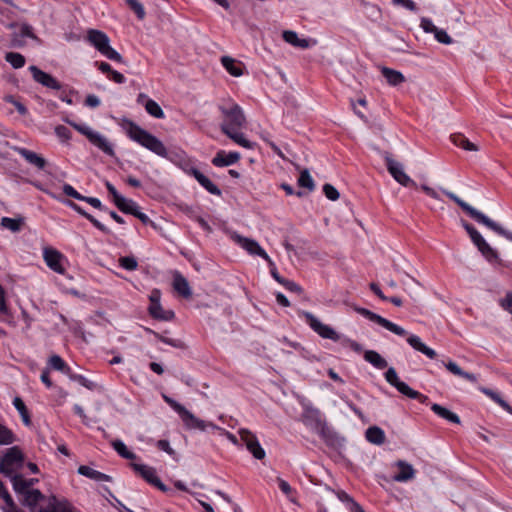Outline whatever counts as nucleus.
Instances as JSON below:
<instances>
[{
	"instance_id": "11",
	"label": "nucleus",
	"mask_w": 512,
	"mask_h": 512,
	"mask_svg": "<svg viewBox=\"0 0 512 512\" xmlns=\"http://www.w3.org/2000/svg\"><path fill=\"white\" fill-rule=\"evenodd\" d=\"M304 316L311 329L314 332H316L319 336H321L324 339H330L333 341L339 340V335L336 333V331L330 326L323 324L312 313L305 312Z\"/></svg>"
},
{
	"instance_id": "33",
	"label": "nucleus",
	"mask_w": 512,
	"mask_h": 512,
	"mask_svg": "<svg viewBox=\"0 0 512 512\" xmlns=\"http://www.w3.org/2000/svg\"><path fill=\"white\" fill-rule=\"evenodd\" d=\"M338 499L348 505V509L350 512H366L363 507L356 502L350 495H348L345 491H338L336 493Z\"/></svg>"
},
{
	"instance_id": "1",
	"label": "nucleus",
	"mask_w": 512,
	"mask_h": 512,
	"mask_svg": "<svg viewBox=\"0 0 512 512\" xmlns=\"http://www.w3.org/2000/svg\"><path fill=\"white\" fill-rule=\"evenodd\" d=\"M443 193L451 199L453 202H455L463 211H465L471 218H473L475 221H477L480 224L485 225L492 231L496 232L497 234L505 237L506 239L512 241V232L504 229L502 226L488 218L486 215H484L482 212L476 210L471 205L460 199L456 194L453 192H450L448 190H443Z\"/></svg>"
},
{
	"instance_id": "22",
	"label": "nucleus",
	"mask_w": 512,
	"mask_h": 512,
	"mask_svg": "<svg viewBox=\"0 0 512 512\" xmlns=\"http://www.w3.org/2000/svg\"><path fill=\"white\" fill-rule=\"evenodd\" d=\"M221 63L230 75L234 77H240L243 75V64L234 58L230 56H223L221 58Z\"/></svg>"
},
{
	"instance_id": "9",
	"label": "nucleus",
	"mask_w": 512,
	"mask_h": 512,
	"mask_svg": "<svg viewBox=\"0 0 512 512\" xmlns=\"http://www.w3.org/2000/svg\"><path fill=\"white\" fill-rule=\"evenodd\" d=\"M131 467L133 470L138 473L143 479H145L149 484L157 487L160 491L168 493L172 492L170 488H168L156 475V470L153 467L144 465L131 463Z\"/></svg>"
},
{
	"instance_id": "54",
	"label": "nucleus",
	"mask_w": 512,
	"mask_h": 512,
	"mask_svg": "<svg viewBox=\"0 0 512 512\" xmlns=\"http://www.w3.org/2000/svg\"><path fill=\"white\" fill-rule=\"evenodd\" d=\"M101 54L104 55L105 57H107L108 59L112 60V61H116V62H119V63H123L124 62L123 57L121 56V54L118 53L115 49H113L110 46V44L107 45L101 51Z\"/></svg>"
},
{
	"instance_id": "61",
	"label": "nucleus",
	"mask_w": 512,
	"mask_h": 512,
	"mask_svg": "<svg viewBox=\"0 0 512 512\" xmlns=\"http://www.w3.org/2000/svg\"><path fill=\"white\" fill-rule=\"evenodd\" d=\"M82 201L87 202L88 204H90L92 207H94L96 209H99L101 211H107V208L105 206H103V204L101 203V201L98 198L84 196Z\"/></svg>"
},
{
	"instance_id": "28",
	"label": "nucleus",
	"mask_w": 512,
	"mask_h": 512,
	"mask_svg": "<svg viewBox=\"0 0 512 512\" xmlns=\"http://www.w3.org/2000/svg\"><path fill=\"white\" fill-rule=\"evenodd\" d=\"M431 410L438 415L439 417L446 419L449 422H452L454 424H460V418L457 414L451 412L447 408L439 405V404H432Z\"/></svg>"
},
{
	"instance_id": "44",
	"label": "nucleus",
	"mask_w": 512,
	"mask_h": 512,
	"mask_svg": "<svg viewBox=\"0 0 512 512\" xmlns=\"http://www.w3.org/2000/svg\"><path fill=\"white\" fill-rule=\"evenodd\" d=\"M16 441V436L11 429L0 423V445H10Z\"/></svg>"
},
{
	"instance_id": "14",
	"label": "nucleus",
	"mask_w": 512,
	"mask_h": 512,
	"mask_svg": "<svg viewBox=\"0 0 512 512\" xmlns=\"http://www.w3.org/2000/svg\"><path fill=\"white\" fill-rule=\"evenodd\" d=\"M43 258L46 265L56 273L64 274L65 268L62 265L64 256L56 249L46 247L43 249Z\"/></svg>"
},
{
	"instance_id": "6",
	"label": "nucleus",
	"mask_w": 512,
	"mask_h": 512,
	"mask_svg": "<svg viewBox=\"0 0 512 512\" xmlns=\"http://www.w3.org/2000/svg\"><path fill=\"white\" fill-rule=\"evenodd\" d=\"M385 379L390 385L395 387L401 394L407 396L408 398L417 399L423 404L428 402V397L426 395L413 390L405 382L401 381L393 367L388 368V370L385 372Z\"/></svg>"
},
{
	"instance_id": "57",
	"label": "nucleus",
	"mask_w": 512,
	"mask_h": 512,
	"mask_svg": "<svg viewBox=\"0 0 512 512\" xmlns=\"http://www.w3.org/2000/svg\"><path fill=\"white\" fill-rule=\"evenodd\" d=\"M269 264V267H270V273H271V276L278 282L280 283L281 285L285 286V287H288V281L283 278L282 276H280V274L278 273L277 271V268L275 267V264L274 262L271 260V263H268Z\"/></svg>"
},
{
	"instance_id": "12",
	"label": "nucleus",
	"mask_w": 512,
	"mask_h": 512,
	"mask_svg": "<svg viewBox=\"0 0 512 512\" xmlns=\"http://www.w3.org/2000/svg\"><path fill=\"white\" fill-rule=\"evenodd\" d=\"M239 435L247 450L258 460L265 458V450L261 447L257 437L248 429H240Z\"/></svg>"
},
{
	"instance_id": "42",
	"label": "nucleus",
	"mask_w": 512,
	"mask_h": 512,
	"mask_svg": "<svg viewBox=\"0 0 512 512\" xmlns=\"http://www.w3.org/2000/svg\"><path fill=\"white\" fill-rule=\"evenodd\" d=\"M145 110L148 114L157 119H162L165 116L164 111L160 105L152 99L145 102Z\"/></svg>"
},
{
	"instance_id": "19",
	"label": "nucleus",
	"mask_w": 512,
	"mask_h": 512,
	"mask_svg": "<svg viewBox=\"0 0 512 512\" xmlns=\"http://www.w3.org/2000/svg\"><path fill=\"white\" fill-rule=\"evenodd\" d=\"M396 466L400 469L399 473L393 476V480L396 482H406L414 478L415 470L412 465L408 464L403 460H398Z\"/></svg>"
},
{
	"instance_id": "16",
	"label": "nucleus",
	"mask_w": 512,
	"mask_h": 512,
	"mask_svg": "<svg viewBox=\"0 0 512 512\" xmlns=\"http://www.w3.org/2000/svg\"><path fill=\"white\" fill-rule=\"evenodd\" d=\"M302 420L306 425L321 431V433L324 432L325 424L321 420V413L318 409L306 406L302 414Z\"/></svg>"
},
{
	"instance_id": "45",
	"label": "nucleus",
	"mask_w": 512,
	"mask_h": 512,
	"mask_svg": "<svg viewBox=\"0 0 512 512\" xmlns=\"http://www.w3.org/2000/svg\"><path fill=\"white\" fill-rule=\"evenodd\" d=\"M476 247L488 261L491 262L498 259V253L496 250H494L485 240Z\"/></svg>"
},
{
	"instance_id": "56",
	"label": "nucleus",
	"mask_w": 512,
	"mask_h": 512,
	"mask_svg": "<svg viewBox=\"0 0 512 512\" xmlns=\"http://www.w3.org/2000/svg\"><path fill=\"white\" fill-rule=\"evenodd\" d=\"M55 134L62 141H69L72 137L71 131L66 126H63V125H58L55 127Z\"/></svg>"
},
{
	"instance_id": "10",
	"label": "nucleus",
	"mask_w": 512,
	"mask_h": 512,
	"mask_svg": "<svg viewBox=\"0 0 512 512\" xmlns=\"http://www.w3.org/2000/svg\"><path fill=\"white\" fill-rule=\"evenodd\" d=\"M360 315L364 316L365 318L369 319L372 322L377 323L378 325L384 327L385 329L391 331L392 333L399 335V336H405L407 334L406 330H404L402 327L396 325L395 323L387 320L386 318L366 309V308H356L355 309Z\"/></svg>"
},
{
	"instance_id": "49",
	"label": "nucleus",
	"mask_w": 512,
	"mask_h": 512,
	"mask_svg": "<svg viewBox=\"0 0 512 512\" xmlns=\"http://www.w3.org/2000/svg\"><path fill=\"white\" fill-rule=\"evenodd\" d=\"M1 225L12 232H18L21 229L22 219L3 217L1 219Z\"/></svg>"
},
{
	"instance_id": "17",
	"label": "nucleus",
	"mask_w": 512,
	"mask_h": 512,
	"mask_svg": "<svg viewBox=\"0 0 512 512\" xmlns=\"http://www.w3.org/2000/svg\"><path fill=\"white\" fill-rule=\"evenodd\" d=\"M185 172L189 175H192L198 183L205 188L209 193L220 196L221 190L203 173H201L197 168L190 167L188 169H185Z\"/></svg>"
},
{
	"instance_id": "40",
	"label": "nucleus",
	"mask_w": 512,
	"mask_h": 512,
	"mask_svg": "<svg viewBox=\"0 0 512 512\" xmlns=\"http://www.w3.org/2000/svg\"><path fill=\"white\" fill-rule=\"evenodd\" d=\"M115 205L121 212L131 215L134 213V210L138 208L136 202L130 199H126L125 197L118 199Z\"/></svg>"
},
{
	"instance_id": "2",
	"label": "nucleus",
	"mask_w": 512,
	"mask_h": 512,
	"mask_svg": "<svg viewBox=\"0 0 512 512\" xmlns=\"http://www.w3.org/2000/svg\"><path fill=\"white\" fill-rule=\"evenodd\" d=\"M127 133L133 141L137 142L154 154L163 158L168 157V151L163 142L153 134L141 128L139 125L131 122Z\"/></svg>"
},
{
	"instance_id": "62",
	"label": "nucleus",
	"mask_w": 512,
	"mask_h": 512,
	"mask_svg": "<svg viewBox=\"0 0 512 512\" xmlns=\"http://www.w3.org/2000/svg\"><path fill=\"white\" fill-rule=\"evenodd\" d=\"M85 218L93 224L94 227H96L98 230H100L101 232H104V233H109V229L103 225L102 223H100L93 215H91L90 213H87Z\"/></svg>"
},
{
	"instance_id": "3",
	"label": "nucleus",
	"mask_w": 512,
	"mask_h": 512,
	"mask_svg": "<svg viewBox=\"0 0 512 512\" xmlns=\"http://www.w3.org/2000/svg\"><path fill=\"white\" fill-rule=\"evenodd\" d=\"M219 110L223 118L220 125L222 133L231 130H241L244 127L246 118L238 104L234 102L223 103L219 105Z\"/></svg>"
},
{
	"instance_id": "39",
	"label": "nucleus",
	"mask_w": 512,
	"mask_h": 512,
	"mask_svg": "<svg viewBox=\"0 0 512 512\" xmlns=\"http://www.w3.org/2000/svg\"><path fill=\"white\" fill-rule=\"evenodd\" d=\"M480 390L485 395L490 397L494 402L499 404L504 410H506L507 412L512 414V407L505 400H503L498 393L494 392L491 389L484 388V387L480 388Z\"/></svg>"
},
{
	"instance_id": "32",
	"label": "nucleus",
	"mask_w": 512,
	"mask_h": 512,
	"mask_svg": "<svg viewBox=\"0 0 512 512\" xmlns=\"http://www.w3.org/2000/svg\"><path fill=\"white\" fill-rule=\"evenodd\" d=\"M443 364L446 367V369L449 372H451L452 374L462 377L470 382L477 381V377L474 374L463 371L455 362L448 361V362H444Z\"/></svg>"
},
{
	"instance_id": "18",
	"label": "nucleus",
	"mask_w": 512,
	"mask_h": 512,
	"mask_svg": "<svg viewBox=\"0 0 512 512\" xmlns=\"http://www.w3.org/2000/svg\"><path fill=\"white\" fill-rule=\"evenodd\" d=\"M240 159V154L238 152H230L228 154L225 151H219L212 159V164L216 167H225L230 166Z\"/></svg>"
},
{
	"instance_id": "58",
	"label": "nucleus",
	"mask_w": 512,
	"mask_h": 512,
	"mask_svg": "<svg viewBox=\"0 0 512 512\" xmlns=\"http://www.w3.org/2000/svg\"><path fill=\"white\" fill-rule=\"evenodd\" d=\"M10 310L5 298V290L0 285V315H9Z\"/></svg>"
},
{
	"instance_id": "53",
	"label": "nucleus",
	"mask_w": 512,
	"mask_h": 512,
	"mask_svg": "<svg viewBox=\"0 0 512 512\" xmlns=\"http://www.w3.org/2000/svg\"><path fill=\"white\" fill-rule=\"evenodd\" d=\"M126 3L134 11L138 19L143 20L145 18L144 7L138 0H126Z\"/></svg>"
},
{
	"instance_id": "63",
	"label": "nucleus",
	"mask_w": 512,
	"mask_h": 512,
	"mask_svg": "<svg viewBox=\"0 0 512 512\" xmlns=\"http://www.w3.org/2000/svg\"><path fill=\"white\" fill-rule=\"evenodd\" d=\"M500 306L508 312L512 311V292L511 291L507 292L505 297L500 300Z\"/></svg>"
},
{
	"instance_id": "7",
	"label": "nucleus",
	"mask_w": 512,
	"mask_h": 512,
	"mask_svg": "<svg viewBox=\"0 0 512 512\" xmlns=\"http://www.w3.org/2000/svg\"><path fill=\"white\" fill-rule=\"evenodd\" d=\"M385 163L388 172L400 185L418 188L417 183L405 173L402 163L394 160L390 155L385 156Z\"/></svg>"
},
{
	"instance_id": "52",
	"label": "nucleus",
	"mask_w": 512,
	"mask_h": 512,
	"mask_svg": "<svg viewBox=\"0 0 512 512\" xmlns=\"http://www.w3.org/2000/svg\"><path fill=\"white\" fill-rule=\"evenodd\" d=\"M146 331L153 334L158 340H160L161 342L165 343V344H168L172 347H175V348H182L183 347V343L179 340H175V339H172V338H168V337H165L149 328H146Z\"/></svg>"
},
{
	"instance_id": "29",
	"label": "nucleus",
	"mask_w": 512,
	"mask_h": 512,
	"mask_svg": "<svg viewBox=\"0 0 512 512\" xmlns=\"http://www.w3.org/2000/svg\"><path fill=\"white\" fill-rule=\"evenodd\" d=\"M317 44L316 39L300 38L298 34L290 30V45L300 49H308Z\"/></svg>"
},
{
	"instance_id": "64",
	"label": "nucleus",
	"mask_w": 512,
	"mask_h": 512,
	"mask_svg": "<svg viewBox=\"0 0 512 512\" xmlns=\"http://www.w3.org/2000/svg\"><path fill=\"white\" fill-rule=\"evenodd\" d=\"M19 34H20V36H21V37H23V38H24V37H28V38H32V39H35V38H36V36H35V34H34V32H33V28H32V26H31V25H29V24H26V23H24V24H22V25H21V27H20V33H19Z\"/></svg>"
},
{
	"instance_id": "46",
	"label": "nucleus",
	"mask_w": 512,
	"mask_h": 512,
	"mask_svg": "<svg viewBox=\"0 0 512 512\" xmlns=\"http://www.w3.org/2000/svg\"><path fill=\"white\" fill-rule=\"evenodd\" d=\"M462 226L466 230V232L469 234V236L475 246L479 245L482 241L485 240L482 237V235L470 223L462 220Z\"/></svg>"
},
{
	"instance_id": "34",
	"label": "nucleus",
	"mask_w": 512,
	"mask_h": 512,
	"mask_svg": "<svg viewBox=\"0 0 512 512\" xmlns=\"http://www.w3.org/2000/svg\"><path fill=\"white\" fill-rule=\"evenodd\" d=\"M224 134L244 148L251 149L254 146L252 142L245 138L244 134L240 132V130L225 131Z\"/></svg>"
},
{
	"instance_id": "21",
	"label": "nucleus",
	"mask_w": 512,
	"mask_h": 512,
	"mask_svg": "<svg viewBox=\"0 0 512 512\" xmlns=\"http://www.w3.org/2000/svg\"><path fill=\"white\" fill-rule=\"evenodd\" d=\"M78 473L82 476L90 478L94 481L101 482H110L112 480L111 476L104 474L100 471H97L87 465H81L78 467Z\"/></svg>"
},
{
	"instance_id": "36",
	"label": "nucleus",
	"mask_w": 512,
	"mask_h": 512,
	"mask_svg": "<svg viewBox=\"0 0 512 512\" xmlns=\"http://www.w3.org/2000/svg\"><path fill=\"white\" fill-rule=\"evenodd\" d=\"M13 405L17 409L19 414L21 415L23 423L26 426H30L31 425L30 414H29V411H28L25 403L23 402V400L20 397H15L13 400Z\"/></svg>"
},
{
	"instance_id": "59",
	"label": "nucleus",
	"mask_w": 512,
	"mask_h": 512,
	"mask_svg": "<svg viewBox=\"0 0 512 512\" xmlns=\"http://www.w3.org/2000/svg\"><path fill=\"white\" fill-rule=\"evenodd\" d=\"M434 36L440 43L450 44L452 42L451 37L447 34L445 30L437 28V30L434 32Z\"/></svg>"
},
{
	"instance_id": "26",
	"label": "nucleus",
	"mask_w": 512,
	"mask_h": 512,
	"mask_svg": "<svg viewBox=\"0 0 512 512\" xmlns=\"http://www.w3.org/2000/svg\"><path fill=\"white\" fill-rule=\"evenodd\" d=\"M148 311L157 320L170 321L175 317V313L172 310H164L160 303L150 304Z\"/></svg>"
},
{
	"instance_id": "60",
	"label": "nucleus",
	"mask_w": 512,
	"mask_h": 512,
	"mask_svg": "<svg viewBox=\"0 0 512 512\" xmlns=\"http://www.w3.org/2000/svg\"><path fill=\"white\" fill-rule=\"evenodd\" d=\"M63 192L65 195L69 196V197H72L74 199H77V200H80L82 201L83 199V195L80 194L77 190H75L71 185L69 184H65L63 186Z\"/></svg>"
},
{
	"instance_id": "15",
	"label": "nucleus",
	"mask_w": 512,
	"mask_h": 512,
	"mask_svg": "<svg viewBox=\"0 0 512 512\" xmlns=\"http://www.w3.org/2000/svg\"><path fill=\"white\" fill-rule=\"evenodd\" d=\"M235 241L249 254L257 255L266 260L268 263H271V258L268 256L265 250L258 244L257 241L240 235H236Z\"/></svg>"
},
{
	"instance_id": "35",
	"label": "nucleus",
	"mask_w": 512,
	"mask_h": 512,
	"mask_svg": "<svg viewBox=\"0 0 512 512\" xmlns=\"http://www.w3.org/2000/svg\"><path fill=\"white\" fill-rule=\"evenodd\" d=\"M452 142L467 151H478V147L462 134L451 135Z\"/></svg>"
},
{
	"instance_id": "20",
	"label": "nucleus",
	"mask_w": 512,
	"mask_h": 512,
	"mask_svg": "<svg viewBox=\"0 0 512 512\" xmlns=\"http://www.w3.org/2000/svg\"><path fill=\"white\" fill-rule=\"evenodd\" d=\"M88 40L100 53L110 44V40L104 32L94 29L88 31Z\"/></svg>"
},
{
	"instance_id": "51",
	"label": "nucleus",
	"mask_w": 512,
	"mask_h": 512,
	"mask_svg": "<svg viewBox=\"0 0 512 512\" xmlns=\"http://www.w3.org/2000/svg\"><path fill=\"white\" fill-rule=\"evenodd\" d=\"M119 265L128 271H134L138 268V262L134 256L120 257Z\"/></svg>"
},
{
	"instance_id": "30",
	"label": "nucleus",
	"mask_w": 512,
	"mask_h": 512,
	"mask_svg": "<svg viewBox=\"0 0 512 512\" xmlns=\"http://www.w3.org/2000/svg\"><path fill=\"white\" fill-rule=\"evenodd\" d=\"M366 439L376 445H381L385 442V433L378 426L369 427L365 433Z\"/></svg>"
},
{
	"instance_id": "27",
	"label": "nucleus",
	"mask_w": 512,
	"mask_h": 512,
	"mask_svg": "<svg viewBox=\"0 0 512 512\" xmlns=\"http://www.w3.org/2000/svg\"><path fill=\"white\" fill-rule=\"evenodd\" d=\"M380 70L387 83L391 86H397L405 82V77L400 71L384 66Z\"/></svg>"
},
{
	"instance_id": "23",
	"label": "nucleus",
	"mask_w": 512,
	"mask_h": 512,
	"mask_svg": "<svg viewBox=\"0 0 512 512\" xmlns=\"http://www.w3.org/2000/svg\"><path fill=\"white\" fill-rule=\"evenodd\" d=\"M173 288L184 298H189L192 295V291L187 279L179 272H176L174 275Z\"/></svg>"
},
{
	"instance_id": "5",
	"label": "nucleus",
	"mask_w": 512,
	"mask_h": 512,
	"mask_svg": "<svg viewBox=\"0 0 512 512\" xmlns=\"http://www.w3.org/2000/svg\"><path fill=\"white\" fill-rule=\"evenodd\" d=\"M64 122L72 126L76 131L86 136L87 139L100 149L102 152L109 156H114L115 152L112 144L100 133L93 131L90 127L76 123L74 121L69 120L68 118H64Z\"/></svg>"
},
{
	"instance_id": "4",
	"label": "nucleus",
	"mask_w": 512,
	"mask_h": 512,
	"mask_svg": "<svg viewBox=\"0 0 512 512\" xmlns=\"http://www.w3.org/2000/svg\"><path fill=\"white\" fill-rule=\"evenodd\" d=\"M163 398L165 402L179 414L187 429H197L200 431H205L208 427L212 429H218L214 423L205 422L204 420L197 418L194 414H192L189 410H187L183 405L174 399L166 395H163Z\"/></svg>"
},
{
	"instance_id": "43",
	"label": "nucleus",
	"mask_w": 512,
	"mask_h": 512,
	"mask_svg": "<svg viewBox=\"0 0 512 512\" xmlns=\"http://www.w3.org/2000/svg\"><path fill=\"white\" fill-rule=\"evenodd\" d=\"M24 504L33 507L43 498V494L38 489L28 490L24 494Z\"/></svg>"
},
{
	"instance_id": "41",
	"label": "nucleus",
	"mask_w": 512,
	"mask_h": 512,
	"mask_svg": "<svg viewBox=\"0 0 512 512\" xmlns=\"http://www.w3.org/2000/svg\"><path fill=\"white\" fill-rule=\"evenodd\" d=\"M112 446L114 450L124 459L128 460H134L136 458V455L129 451L126 447V445L121 440H114L112 442Z\"/></svg>"
},
{
	"instance_id": "13",
	"label": "nucleus",
	"mask_w": 512,
	"mask_h": 512,
	"mask_svg": "<svg viewBox=\"0 0 512 512\" xmlns=\"http://www.w3.org/2000/svg\"><path fill=\"white\" fill-rule=\"evenodd\" d=\"M29 71L32 74L33 80L42 86L53 90H60L62 88V84L56 78L42 71L37 66L31 65Z\"/></svg>"
},
{
	"instance_id": "47",
	"label": "nucleus",
	"mask_w": 512,
	"mask_h": 512,
	"mask_svg": "<svg viewBox=\"0 0 512 512\" xmlns=\"http://www.w3.org/2000/svg\"><path fill=\"white\" fill-rule=\"evenodd\" d=\"M49 365L51 368L69 374L70 368L67 366L65 361L58 355H53L49 359Z\"/></svg>"
},
{
	"instance_id": "8",
	"label": "nucleus",
	"mask_w": 512,
	"mask_h": 512,
	"mask_svg": "<svg viewBox=\"0 0 512 512\" xmlns=\"http://www.w3.org/2000/svg\"><path fill=\"white\" fill-rule=\"evenodd\" d=\"M24 461V455L18 446H13L7 450L3 458L0 460V473L5 476H11L12 467L21 466Z\"/></svg>"
},
{
	"instance_id": "38",
	"label": "nucleus",
	"mask_w": 512,
	"mask_h": 512,
	"mask_svg": "<svg viewBox=\"0 0 512 512\" xmlns=\"http://www.w3.org/2000/svg\"><path fill=\"white\" fill-rule=\"evenodd\" d=\"M298 186L307 189L308 192L314 190L315 183L307 169L301 171L300 177L298 178Z\"/></svg>"
},
{
	"instance_id": "25",
	"label": "nucleus",
	"mask_w": 512,
	"mask_h": 512,
	"mask_svg": "<svg viewBox=\"0 0 512 512\" xmlns=\"http://www.w3.org/2000/svg\"><path fill=\"white\" fill-rule=\"evenodd\" d=\"M407 342L410 346H412L415 350L423 353L430 359H435L437 356V353L432 349L426 346L420 339V337L416 335H410L407 338Z\"/></svg>"
},
{
	"instance_id": "50",
	"label": "nucleus",
	"mask_w": 512,
	"mask_h": 512,
	"mask_svg": "<svg viewBox=\"0 0 512 512\" xmlns=\"http://www.w3.org/2000/svg\"><path fill=\"white\" fill-rule=\"evenodd\" d=\"M68 375L71 380L78 382L80 385L89 390H95L97 388V384L95 382L88 380L86 377L82 375L74 374L71 372H69Z\"/></svg>"
},
{
	"instance_id": "24",
	"label": "nucleus",
	"mask_w": 512,
	"mask_h": 512,
	"mask_svg": "<svg viewBox=\"0 0 512 512\" xmlns=\"http://www.w3.org/2000/svg\"><path fill=\"white\" fill-rule=\"evenodd\" d=\"M18 153L28 162L30 163L31 165H34L35 167H37L38 169H44L47 162L46 160L38 155L37 153L33 152V151H30L28 149H25V148H20L18 149Z\"/></svg>"
},
{
	"instance_id": "31",
	"label": "nucleus",
	"mask_w": 512,
	"mask_h": 512,
	"mask_svg": "<svg viewBox=\"0 0 512 512\" xmlns=\"http://www.w3.org/2000/svg\"><path fill=\"white\" fill-rule=\"evenodd\" d=\"M364 359L377 369H384L388 365L387 361L374 350L365 351Z\"/></svg>"
},
{
	"instance_id": "55",
	"label": "nucleus",
	"mask_w": 512,
	"mask_h": 512,
	"mask_svg": "<svg viewBox=\"0 0 512 512\" xmlns=\"http://www.w3.org/2000/svg\"><path fill=\"white\" fill-rule=\"evenodd\" d=\"M323 192L325 194V196L331 200V201H336L339 199V192L338 190L331 184H325L323 186Z\"/></svg>"
},
{
	"instance_id": "37",
	"label": "nucleus",
	"mask_w": 512,
	"mask_h": 512,
	"mask_svg": "<svg viewBox=\"0 0 512 512\" xmlns=\"http://www.w3.org/2000/svg\"><path fill=\"white\" fill-rule=\"evenodd\" d=\"M5 60L14 68L19 69L22 68L25 63V57L18 52H7L5 54Z\"/></svg>"
},
{
	"instance_id": "48",
	"label": "nucleus",
	"mask_w": 512,
	"mask_h": 512,
	"mask_svg": "<svg viewBox=\"0 0 512 512\" xmlns=\"http://www.w3.org/2000/svg\"><path fill=\"white\" fill-rule=\"evenodd\" d=\"M11 481L13 485V489L20 494H24L26 491H28L26 479L22 477V475H11Z\"/></svg>"
}]
</instances>
